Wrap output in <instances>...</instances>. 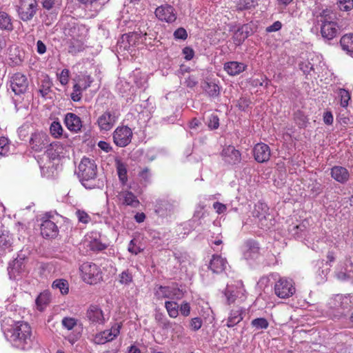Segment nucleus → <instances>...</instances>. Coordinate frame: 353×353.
Segmentation results:
<instances>
[{
  "label": "nucleus",
  "instance_id": "1",
  "mask_svg": "<svg viewBox=\"0 0 353 353\" xmlns=\"http://www.w3.org/2000/svg\"><path fill=\"white\" fill-rule=\"evenodd\" d=\"M8 327H5L4 335L12 347L21 350H28L32 348L34 336L28 323L23 321H14L11 320Z\"/></svg>",
  "mask_w": 353,
  "mask_h": 353
},
{
  "label": "nucleus",
  "instance_id": "2",
  "mask_svg": "<svg viewBox=\"0 0 353 353\" xmlns=\"http://www.w3.org/2000/svg\"><path fill=\"white\" fill-rule=\"evenodd\" d=\"M97 174V166L93 159L83 158L78 166V176L85 188H91L85 182L94 179Z\"/></svg>",
  "mask_w": 353,
  "mask_h": 353
},
{
  "label": "nucleus",
  "instance_id": "3",
  "mask_svg": "<svg viewBox=\"0 0 353 353\" xmlns=\"http://www.w3.org/2000/svg\"><path fill=\"white\" fill-rule=\"evenodd\" d=\"M81 276L83 281L90 285H94L102 280L100 268L92 262L83 263L79 267Z\"/></svg>",
  "mask_w": 353,
  "mask_h": 353
},
{
  "label": "nucleus",
  "instance_id": "4",
  "mask_svg": "<svg viewBox=\"0 0 353 353\" xmlns=\"http://www.w3.org/2000/svg\"><path fill=\"white\" fill-rule=\"evenodd\" d=\"M50 137L43 131H36L30 136L29 145L35 152H41L50 145Z\"/></svg>",
  "mask_w": 353,
  "mask_h": 353
},
{
  "label": "nucleus",
  "instance_id": "5",
  "mask_svg": "<svg viewBox=\"0 0 353 353\" xmlns=\"http://www.w3.org/2000/svg\"><path fill=\"white\" fill-rule=\"evenodd\" d=\"M37 6L36 0H21L17 9L19 18L23 21L31 20L36 14Z\"/></svg>",
  "mask_w": 353,
  "mask_h": 353
},
{
  "label": "nucleus",
  "instance_id": "6",
  "mask_svg": "<svg viewBox=\"0 0 353 353\" xmlns=\"http://www.w3.org/2000/svg\"><path fill=\"white\" fill-rule=\"evenodd\" d=\"M183 292L177 285L162 286L160 285L155 291V296L158 299H181L183 296Z\"/></svg>",
  "mask_w": 353,
  "mask_h": 353
},
{
  "label": "nucleus",
  "instance_id": "7",
  "mask_svg": "<svg viewBox=\"0 0 353 353\" xmlns=\"http://www.w3.org/2000/svg\"><path fill=\"white\" fill-rule=\"evenodd\" d=\"M274 291L279 298L286 299L294 294L295 288L292 280L281 278L275 284Z\"/></svg>",
  "mask_w": 353,
  "mask_h": 353
},
{
  "label": "nucleus",
  "instance_id": "8",
  "mask_svg": "<svg viewBox=\"0 0 353 353\" xmlns=\"http://www.w3.org/2000/svg\"><path fill=\"white\" fill-rule=\"evenodd\" d=\"M10 87L15 94L25 93L28 88L27 77L20 72L14 74L10 80Z\"/></svg>",
  "mask_w": 353,
  "mask_h": 353
},
{
  "label": "nucleus",
  "instance_id": "9",
  "mask_svg": "<svg viewBox=\"0 0 353 353\" xmlns=\"http://www.w3.org/2000/svg\"><path fill=\"white\" fill-rule=\"evenodd\" d=\"M132 137L131 129L127 126L118 127L113 133L114 143L119 147H125L130 142Z\"/></svg>",
  "mask_w": 353,
  "mask_h": 353
},
{
  "label": "nucleus",
  "instance_id": "10",
  "mask_svg": "<svg viewBox=\"0 0 353 353\" xmlns=\"http://www.w3.org/2000/svg\"><path fill=\"white\" fill-rule=\"evenodd\" d=\"M83 332V324L77 319L68 318V340L74 343L80 338Z\"/></svg>",
  "mask_w": 353,
  "mask_h": 353
},
{
  "label": "nucleus",
  "instance_id": "11",
  "mask_svg": "<svg viewBox=\"0 0 353 353\" xmlns=\"http://www.w3.org/2000/svg\"><path fill=\"white\" fill-rule=\"evenodd\" d=\"M46 152L50 159L61 160L65 158L66 146L63 143L54 141L50 143L49 148H47Z\"/></svg>",
  "mask_w": 353,
  "mask_h": 353
},
{
  "label": "nucleus",
  "instance_id": "12",
  "mask_svg": "<svg viewBox=\"0 0 353 353\" xmlns=\"http://www.w3.org/2000/svg\"><path fill=\"white\" fill-rule=\"evenodd\" d=\"M155 15L161 21L168 23L174 22L176 19L174 8L169 5L158 7L155 10Z\"/></svg>",
  "mask_w": 353,
  "mask_h": 353
},
{
  "label": "nucleus",
  "instance_id": "13",
  "mask_svg": "<svg viewBox=\"0 0 353 353\" xmlns=\"http://www.w3.org/2000/svg\"><path fill=\"white\" fill-rule=\"evenodd\" d=\"M253 153L254 159L259 163H264L268 161L270 157V147L265 143H257L254 149Z\"/></svg>",
  "mask_w": 353,
  "mask_h": 353
},
{
  "label": "nucleus",
  "instance_id": "14",
  "mask_svg": "<svg viewBox=\"0 0 353 353\" xmlns=\"http://www.w3.org/2000/svg\"><path fill=\"white\" fill-rule=\"evenodd\" d=\"M116 122V117L110 111L103 112L97 119V123L101 130L108 131L112 128Z\"/></svg>",
  "mask_w": 353,
  "mask_h": 353
},
{
  "label": "nucleus",
  "instance_id": "15",
  "mask_svg": "<svg viewBox=\"0 0 353 353\" xmlns=\"http://www.w3.org/2000/svg\"><path fill=\"white\" fill-rule=\"evenodd\" d=\"M337 25L335 22L322 21L321 33L323 38L331 40L338 34Z\"/></svg>",
  "mask_w": 353,
  "mask_h": 353
},
{
  "label": "nucleus",
  "instance_id": "16",
  "mask_svg": "<svg viewBox=\"0 0 353 353\" xmlns=\"http://www.w3.org/2000/svg\"><path fill=\"white\" fill-rule=\"evenodd\" d=\"M87 317L92 323L103 324L105 316L101 308L97 305H90L87 310Z\"/></svg>",
  "mask_w": 353,
  "mask_h": 353
},
{
  "label": "nucleus",
  "instance_id": "17",
  "mask_svg": "<svg viewBox=\"0 0 353 353\" xmlns=\"http://www.w3.org/2000/svg\"><path fill=\"white\" fill-rule=\"evenodd\" d=\"M222 155L225 161L230 164H236L241 161V154L234 146L228 145L222 151Z\"/></svg>",
  "mask_w": 353,
  "mask_h": 353
},
{
  "label": "nucleus",
  "instance_id": "18",
  "mask_svg": "<svg viewBox=\"0 0 353 353\" xmlns=\"http://www.w3.org/2000/svg\"><path fill=\"white\" fill-rule=\"evenodd\" d=\"M57 233V226L53 221L46 219L41 224V234L43 237L54 238Z\"/></svg>",
  "mask_w": 353,
  "mask_h": 353
},
{
  "label": "nucleus",
  "instance_id": "19",
  "mask_svg": "<svg viewBox=\"0 0 353 353\" xmlns=\"http://www.w3.org/2000/svg\"><path fill=\"white\" fill-rule=\"evenodd\" d=\"M331 176L336 181L345 183L350 177L348 170L342 166H334L331 169Z\"/></svg>",
  "mask_w": 353,
  "mask_h": 353
},
{
  "label": "nucleus",
  "instance_id": "20",
  "mask_svg": "<svg viewBox=\"0 0 353 353\" xmlns=\"http://www.w3.org/2000/svg\"><path fill=\"white\" fill-rule=\"evenodd\" d=\"M227 263L226 259L221 256L213 255L210 263V268L214 273H221L225 270Z\"/></svg>",
  "mask_w": 353,
  "mask_h": 353
},
{
  "label": "nucleus",
  "instance_id": "21",
  "mask_svg": "<svg viewBox=\"0 0 353 353\" xmlns=\"http://www.w3.org/2000/svg\"><path fill=\"white\" fill-rule=\"evenodd\" d=\"M23 267L24 265L22 259H15L12 261L8 268L10 279H16L17 274L22 272Z\"/></svg>",
  "mask_w": 353,
  "mask_h": 353
},
{
  "label": "nucleus",
  "instance_id": "22",
  "mask_svg": "<svg viewBox=\"0 0 353 353\" xmlns=\"http://www.w3.org/2000/svg\"><path fill=\"white\" fill-rule=\"evenodd\" d=\"M342 50L353 57V34H346L340 39Z\"/></svg>",
  "mask_w": 353,
  "mask_h": 353
},
{
  "label": "nucleus",
  "instance_id": "23",
  "mask_svg": "<svg viewBox=\"0 0 353 353\" xmlns=\"http://www.w3.org/2000/svg\"><path fill=\"white\" fill-rule=\"evenodd\" d=\"M82 128L81 119L73 113H68V130L77 132Z\"/></svg>",
  "mask_w": 353,
  "mask_h": 353
},
{
  "label": "nucleus",
  "instance_id": "24",
  "mask_svg": "<svg viewBox=\"0 0 353 353\" xmlns=\"http://www.w3.org/2000/svg\"><path fill=\"white\" fill-rule=\"evenodd\" d=\"M245 65L242 63L236 61H231L226 63L224 65L225 70L232 76L239 74L241 72L244 71Z\"/></svg>",
  "mask_w": 353,
  "mask_h": 353
},
{
  "label": "nucleus",
  "instance_id": "25",
  "mask_svg": "<svg viewBox=\"0 0 353 353\" xmlns=\"http://www.w3.org/2000/svg\"><path fill=\"white\" fill-rule=\"evenodd\" d=\"M51 294L49 291L45 290L40 293L36 299L37 308L39 311H43L50 303Z\"/></svg>",
  "mask_w": 353,
  "mask_h": 353
},
{
  "label": "nucleus",
  "instance_id": "26",
  "mask_svg": "<svg viewBox=\"0 0 353 353\" xmlns=\"http://www.w3.org/2000/svg\"><path fill=\"white\" fill-rule=\"evenodd\" d=\"M0 30L9 32L13 30L11 17L3 11H0Z\"/></svg>",
  "mask_w": 353,
  "mask_h": 353
},
{
  "label": "nucleus",
  "instance_id": "27",
  "mask_svg": "<svg viewBox=\"0 0 353 353\" xmlns=\"http://www.w3.org/2000/svg\"><path fill=\"white\" fill-rule=\"evenodd\" d=\"M120 196L123 199V203L127 205H130L133 208H137L139 205V201L136 196L131 192L124 191L120 193Z\"/></svg>",
  "mask_w": 353,
  "mask_h": 353
},
{
  "label": "nucleus",
  "instance_id": "28",
  "mask_svg": "<svg viewBox=\"0 0 353 353\" xmlns=\"http://www.w3.org/2000/svg\"><path fill=\"white\" fill-rule=\"evenodd\" d=\"M248 249L244 252V257L246 259H254L256 256L259 251L258 245L255 242L248 241L246 243Z\"/></svg>",
  "mask_w": 353,
  "mask_h": 353
},
{
  "label": "nucleus",
  "instance_id": "29",
  "mask_svg": "<svg viewBox=\"0 0 353 353\" xmlns=\"http://www.w3.org/2000/svg\"><path fill=\"white\" fill-rule=\"evenodd\" d=\"M143 32L140 30L139 32H133L128 34H124L121 37L122 43L126 41L129 46L135 45L137 41L141 37Z\"/></svg>",
  "mask_w": 353,
  "mask_h": 353
},
{
  "label": "nucleus",
  "instance_id": "30",
  "mask_svg": "<svg viewBox=\"0 0 353 353\" xmlns=\"http://www.w3.org/2000/svg\"><path fill=\"white\" fill-rule=\"evenodd\" d=\"M202 87L210 97H217L219 94V87L213 82H203Z\"/></svg>",
  "mask_w": 353,
  "mask_h": 353
},
{
  "label": "nucleus",
  "instance_id": "31",
  "mask_svg": "<svg viewBox=\"0 0 353 353\" xmlns=\"http://www.w3.org/2000/svg\"><path fill=\"white\" fill-rule=\"evenodd\" d=\"M165 307L170 317L176 318L178 316L179 307L177 303L172 301H168L165 303Z\"/></svg>",
  "mask_w": 353,
  "mask_h": 353
},
{
  "label": "nucleus",
  "instance_id": "32",
  "mask_svg": "<svg viewBox=\"0 0 353 353\" xmlns=\"http://www.w3.org/2000/svg\"><path fill=\"white\" fill-rule=\"evenodd\" d=\"M120 328V325L115 324L110 330H105L101 332V334H103L105 339H107V341H110L119 334Z\"/></svg>",
  "mask_w": 353,
  "mask_h": 353
},
{
  "label": "nucleus",
  "instance_id": "33",
  "mask_svg": "<svg viewBox=\"0 0 353 353\" xmlns=\"http://www.w3.org/2000/svg\"><path fill=\"white\" fill-rule=\"evenodd\" d=\"M117 170L119 180L123 184H125L128 180L127 170L125 165L121 161H118L117 162Z\"/></svg>",
  "mask_w": 353,
  "mask_h": 353
},
{
  "label": "nucleus",
  "instance_id": "34",
  "mask_svg": "<svg viewBox=\"0 0 353 353\" xmlns=\"http://www.w3.org/2000/svg\"><path fill=\"white\" fill-rule=\"evenodd\" d=\"M317 264L319 268V270L318 271L317 281L319 283H323L327 279V275L330 271V268H326L323 269L324 263L323 261H319Z\"/></svg>",
  "mask_w": 353,
  "mask_h": 353
},
{
  "label": "nucleus",
  "instance_id": "35",
  "mask_svg": "<svg viewBox=\"0 0 353 353\" xmlns=\"http://www.w3.org/2000/svg\"><path fill=\"white\" fill-rule=\"evenodd\" d=\"M88 247L92 251L99 252L105 250L107 245L103 243L99 239H94L89 242Z\"/></svg>",
  "mask_w": 353,
  "mask_h": 353
},
{
  "label": "nucleus",
  "instance_id": "36",
  "mask_svg": "<svg viewBox=\"0 0 353 353\" xmlns=\"http://www.w3.org/2000/svg\"><path fill=\"white\" fill-rule=\"evenodd\" d=\"M50 131L54 138L61 137L63 134V128L61 125L58 121H53L50 127Z\"/></svg>",
  "mask_w": 353,
  "mask_h": 353
},
{
  "label": "nucleus",
  "instance_id": "37",
  "mask_svg": "<svg viewBox=\"0 0 353 353\" xmlns=\"http://www.w3.org/2000/svg\"><path fill=\"white\" fill-rule=\"evenodd\" d=\"M244 310L241 307H236L233 310H231L230 317L232 318L233 320L237 321L238 323H240L243 317L242 316Z\"/></svg>",
  "mask_w": 353,
  "mask_h": 353
},
{
  "label": "nucleus",
  "instance_id": "38",
  "mask_svg": "<svg viewBox=\"0 0 353 353\" xmlns=\"http://www.w3.org/2000/svg\"><path fill=\"white\" fill-rule=\"evenodd\" d=\"M251 324L256 329H266L268 327V321L264 318H257L252 321Z\"/></svg>",
  "mask_w": 353,
  "mask_h": 353
},
{
  "label": "nucleus",
  "instance_id": "39",
  "mask_svg": "<svg viewBox=\"0 0 353 353\" xmlns=\"http://www.w3.org/2000/svg\"><path fill=\"white\" fill-rule=\"evenodd\" d=\"M74 91L71 93V99L74 101H79L81 99L82 86L79 83H77L73 87Z\"/></svg>",
  "mask_w": 353,
  "mask_h": 353
},
{
  "label": "nucleus",
  "instance_id": "40",
  "mask_svg": "<svg viewBox=\"0 0 353 353\" xmlns=\"http://www.w3.org/2000/svg\"><path fill=\"white\" fill-rule=\"evenodd\" d=\"M339 96L341 97V105L343 107H347L348 101L350 99V94L349 92L345 89H340Z\"/></svg>",
  "mask_w": 353,
  "mask_h": 353
},
{
  "label": "nucleus",
  "instance_id": "41",
  "mask_svg": "<svg viewBox=\"0 0 353 353\" xmlns=\"http://www.w3.org/2000/svg\"><path fill=\"white\" fill-rule=\"evenodd\" d=\"M64 279H56L52 284L53 289H58L62 294H66L65 283Z\"/></svg>",
  "mask_w": 353,
  "mask_h": 353
},
{
  "label": "nucleus",
  "instance_id": "42",
  "mask_svg": "<svg viewBox=\"0 0 353 353\" xmlns=\"http://www.w3.org/2000/svg\"><path fill=\"white\" fill-rule=\"evenodd\" d=\"M51 83L49 81H43L39 92L43 97H47L50 92Z\"/></svg>",
  "mask_w": 353,
  "mask_h": 353
},
{
  "label": "nucleus",
  "instance_id": "43",
  "mask_svg": "<svg viewBox=\"0 0 353 353\" xmlns=\"http://www.w3.org/2000/svg\"><path fill=\"white\" fill-rule=\"evenodd\" d=\"M82 48V42L79 40H74V41H71L70 45L69 46L68 52L70 53H76L81 51Z\"/></svg>",
  "mask_w": 353,
  "mask_h": 353
},
{
  "label": "nucleus",
  "instance_id": "44",
  "mask_svg": "<svg viewBox=\"0 0 353 353\" xmlns=\"http://www.w3.org/2000/svg\"><path fill=\"white\" fill-rule=\"evenodd\" d=\"M9 150L8 140L5 137L0 138V155L5 156Z\"/></svg>",
  "mask_w": 353,
  "mask_h": 353
},
{
  "label": "nucleus",
  "instance_id": "45",
  "mask_svg": "<svg viewBox=\"0 0 353 353\" xmlns=\"http://www.w3.org/2000/svg\"><path fill=\"white\" fill-rule=\"evenodd\" d=\"M340 8L344 11H349L353 8V0H339Z\"/></svg>",
  "mask_w": 353,
  "mask_h": 353
},
{
  "label": "nucleus",
  "instance_id": "46",
  "mask_svg": "<svg viewBox=\"0 0 353 353\" xmlns=\"http://www.w3.org/2000/svg\"><path fill=\"white\" fill-rule=\"evenodd\" d=\"M76 215L79 221L83 223H88L90 220L89 215L84 211L78 210L76 212Z\"/></svg>",
  "mask_w": 353,
  "mask_h": 353
},
{
  "label": "nucleus",
  "instance_id": "47",
  "mask_svg": "<svg viewBox=\"0 0 353 353\" xmlns=\"http://www.w3.org/2000/svg\"><path fill=\"white\" fill-rule=\"evenodd\" d=\"M120 282L123 284H128L132 281V276L128 270L123 271L120 275Z\"/></svg>",
  "mask_w": 353,
  "mask_h": 353
},
{
  "label": "nucleus",
  "instance_id": "48",
  "mask_svg": "<svg viewBox=\"0 0 353 353\" xmlns=\"http://www.w3.org/2000/svg\"><path fill=\"white\" fill-rule=\"evenodd\" d=\"M29 126L24 125L18 128L17 133L21 140H25L28 135Z\"/></svg>",
  "mask_w": 353,
  "mask_h": 353
},
{
  "label": "nucleus",
  "instance_id": "49",
  "mask_svg": "<svg viewBox=\"0 0 353 353\" xmlns=\"http://www.w3.org/2000/svg\"><path fill=\"white\" fill-rule=\"evenodd\" d=\"M190 326L192 330L196 331L201 327L202 320L199 317L193 318L190 321Z\"/></svg>",
  "mask_w": 353,
  "mask_h": 353
},
{
  "label": "nucleus",
  "instance_id": "50",
  "mask_svg": "<svg viewBox=\"0 0 353 353\" xmlns=\"http://www.w3.org/2000/svg\"><path fill=\"white\" fill-rule=\"evenodd\" d=\"M181 314L184 316H188L190 314V305L188 302H183L179 308Z\"/></svg>",
  "mask_w": 353,
  "mask_h": 353
},
{
  "label": "nucleus",
  "instance_id": "51",
  "mask_svg": "<svg viewBox=\"0 0 353 353\" xmlns=\"http://www.w3.org/2000/svg\"><path fill=\"white\" fill-rule=\"evenodd\" d=\"M174 36L176 39L185 40L188 37V34L183 28H179L174 31Z\"/></svg>",
  "mask_w": 353,
  "mask_h": 353
},
{
  "label": "nucleus",
  "instance_id": "52",
  "mask_svg": "<svg viewBox=\"0 0 353 353\" xmlns=\"http://www.w3.org/2000/svg\"><path fill=\"white\" fill-rule=\"evenodd\" d=\"M219 117L216 115H212L210 117L208 126L211 129H216L219 125Z\"/></svg>",
  "mask_w": 353,
  "mask_h": 353
},
{
  "label": "nucleus",
  "instance_id": "53",
  "mask_svg": "<svg viewBox=\"0 0 353 353\" xmlns=\"http://www.w3.org/2000/svg\"><path fill=\"white\" fill-rule=\"evenodd\" d=\"M128 251L134 254H137L143 251V249L140 247H137L134 243V240H132L130 242L128 246Z\"/></svg>",
  "mask_w": 353,
  "mask_h": 353
},
{
  "label": "nucleus",
  "instance_id": "54",
  "mask_svg": "<svg viewBox=\"0 0 353 353\" xmlns=\"http://www.w3.org/2000/svg\"><path fill=\"white\" fill-rule=\"evenodd\" d=\"M282 27V24L280 21H275L272 25L267 27L266 31L268 32H276L279 30Z\"/></svg>",
  "mask_w": 353,
  "mask_h": 353
},
{
  "label": "nucleus",
  "instance_id": "55",
  "mask_svg": "<svg viewBox=\"0 0 353 353\" xmlns=\"http://www.w3.org/2000/svg\"><path fill=\"white\" fill-rule=\"evenodd\" d=\"M43 6L47 10L51 9L54 5L59 3V0H43Z\"/></svg>",
  "mask_w": 353,
  "mask_h": 353
},
{
  "label": "nucleus",
  "instance_id": "56",
  "mask_svg": "<svg viewBox=\"0 0 353 353\" xmlns=\"http://www.w3.org/2000/svg\"><path fill=\"white\" fill-rule=\"evenodd\" d=\"M225 296L227 299V301L228 304H231L234 302L236 299L235 295L233 294V292L229 290L228 288H226L225 292Z\"/></svg>",
  "mask_w": 353,
  "mask_h": 353
},
{
  "label": "nucleus",
  "instance_id": "57",
  "mask_svg": "<svg viewBox=\"0 0 353 353\" xmlns=\"http://www.w3.org/2000/svg\"><path fill=\"white\" fill-rule=\"evenodd\" d=\"M183 53L185 54V59L187 60H190L194 57V51L192 48L185 47L183 50Z\"/></svg>",
  "mask_w": 353,
  "mask_h": 353
},
{
  "label": "nucleus",
  "instance_id": "58",
  "mask_svg": "<svg viewBox=\"0 0 353 353\" xmlns=\"http://www.w3.org/2000/svg\"><path fill=\"white\" fill-rule=\"evenodd\" d=\"M10 242L9 239H7L6 236H0V246L2 249L5 250L10 247Z\"/></svg>",
  "mask_w": 353,
  "mask_h": 353
},
{
  "label": "nucleus",
  "instance_id": "59",
  "mask_svg": "<svg viewBox=\"0 0 353 353\" xmlns=\"http://www.w3.org/2000/svg\"><path fill=\"white\" fill-rule=\"evenodd\" d=\"M46 45L41 41L39 40L37 42V52L40 54H43L46 52Z\"/></svg>",
  "mask_w": 353,
  "mask_h": 353
},
{
  "label": "nucleus",
  "instance_id": "60",
  "mask_svg": "<svg viewBox=\"0 0 353 353\" xmlns=\"http://www.w3.org/2000/svg\"><path fill=\"white\" fill-rule=\"evenodd\" d=\"M98 146L103 151L108 152L112 150V147L105 141H101L98 143Z\"/></svg>",
  "mask_w": 353,
  "mask_h": 353
},
{
  "label": "nucleus",
  "instance_id": "61",
  "mask_svg": "<svg viewBox=\"0 0 353 353\" xmlns=\"http://www.w3.org/2000/svg\"><path fill=\"white\" fill-rule=\"evenodd\" d=\"M252 6H254V3L252 0H244V4L241 5V3L239 5V10H247L251 8Z\"/></svg>",
  "mask_w": 353,
  "mask_h": 353
},
{
  "label": "nucleus",
  "instance_id": "62",
  "mask_svg": "<svg viewBox=\"0 0 353 353\" xmlns=\"http://www.w3.org/2000/svg\"><path fill=\"white\" fill-rule=\"evenodd\" d=\"M213 206L219 214L223 212L226 210V206L219 202H215Z\"/></svg>",
  "mask_w": 353,
  "mask_h": 353
},
{
  "label": "nucleus",
  "instance_id": "63",
  "mask_svg": "<svg viewBox=\"0 0 353 353\" xmlns=\"http://www.w3.org/2000/svg\"><path fill=\"white\" fill-rule=\"evenodd\" d=\"M173 325L172 330L174 333L181 334L183 332L184 328L181 323H174Z\"/></svg>",
  "mask_w": 353,
  "mask_h": 353
},
{
  "label": "nucleus",
  "instance_id": "64",
  "mask_svg": "<svg viewBox=\"0 0 353 353\" xmlns=\"http://www.w3.org/2000/svg\"><path fill=\"white\" fill-rule=\"evenodd\" d=\"M323 121L327 125H330L333 122V117L331 112H327L325 113L323 117Z\"/></svg>",
  "mask_w": 353,
  "mask_h": 353
}]
</instances>
